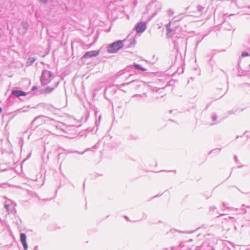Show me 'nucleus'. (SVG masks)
Instances as JSON below:
<instances>
[{"label":"nucleus","instance_id":"1","mask_svg":"<svg viewBox=\"0 0 250 250\" xmlns=\"http://www.w3.org/2000/svg\"><path fill=\"white\" fill-rule=\"evenodd\" d=\"M124 46L123 41H118L111 44L108 48V52L113 53L117 52Z\"/></svg>","mask_w":250,"mask_h":250},{"label":"nucleus","instance_id":"2","mask_svg":"<svg viewBox=\"0 0 250 250\" xmlns=\"http://www.w3.org/2000/svg\"><path fill=\"white\" fill-rule=\"evenodd\" d=\"M146 29V23L145 22H141L137 24L135 27V30L137 33H141L144 32Z\"/></svg>","mask_w":250,"mask_h":250},{"label":"nucleus","instance_id":"3","mask_svg":"<svg viewBox=\"0 0 250 250\" xmlns=\"http://www.w3.org/2000/svg\"><path fill=\"white\" fill-rule=\"evenodd\" d=\"M99 51L98 50H92L86 52L83 56V58L84 59H87L92 57H95L99 55Z\"/></svg>","mask_w":250,"mask_h":250},{"label":"nucleus","instance_id":"4","mask_svg":"<svg viewBox=\"0 0 250 250\" xmlns=\"http://www.w3.org/2000/svg\"><path fill=\"white\" fill-rule=\"evenodd\" d=\"M20 239L24 249L27 250L28 249V245L26 243V236L25 234L21 233L20 235Z\"/></svg>","mask_w":250,"mask_h":250},{"label":"nucleus","instance_id":"5","mask_svg":"<svg viewBox=\"0 0 250 250\" xmlns=\"http://www.w3.org/2000/svg\"><path fill=\"white\" fill-rule=\"evenodd\" d=\"M12 94L15 95V96L19 97L20 96H25L26 94L25 92L19 90H15L12 91Z\"/></svg>","mask_w":250,"mask_h":250},{"label":"nucleus","instance_id":"6","mask_svg":"<svg viewBox=\"0 0 250 250\" xmlns=\"http://www.w3.org/2000/svg\"><path fill=\"white\" fill-rule=\"evenodd\" d=\"M53 90V88L49 87H46L43 91V93L47 94L51 92Z\"/></svg>","mask_w":250,"mask_h":250},{"label":"nucleus","instance_id":"7","mask_svg":"<svg viewBox=\"0 0 250 250\" xmlns=\"http://www.w3.org/2000/svg\"><path fill=\"white\" fill-rule=\"evenodd\" d=\"M135 67L137 68V69H140L141 70V71H146V69L144 68V67H141L140 65L139 64H135Z\"/></svg>","mask_w":250,"mask_h":250},{"label":"nucleus","instance_id":"8","mask_svg":"<svg viewBox=\"0 0 250 250\" xmlns=\"http://www.w3.org/2000/svg\"><path fill=\"white\" fill-rule=\"evenodd\" d=\"M249 55V53H247V52H243L242 54V56L243 57H246V56H248Z\"/></svg>","mask_w":250,"mask_h":250},{"label":"nucleus","instance_id":"9","mask_svg":"<svg viewBox=\"0 0 250 250\" xmlns=\"http://www.w3.org/2000/svg\"><path fill=\"white\" fill-rule=\"evenodd\" d=\"M212 119L214 121H215L216 120V117L215 116H212Z\"/></svg>","mask_w":250,"mask_h":250},{"label":"nucleus","instance_id":"10","mask_svg":"<svg viewBox=\"0 0 250 250\" xmlns=\"http://www.w3.org/2000/svg\"><path fill=\"white\" fill-rule=\"evenodd\" d=\"M37 89V87L36 86H34L32 88V90H36Z\"/></svg>","mask_w":250,"mask_h":250},{"label":"nucleus","instance_id":"11","mask_svg":"<svg viewBox=\"0 0 250 250\" xmlns=\"http://www.w3.org/2000/svg\"><path fill=\"white\" fill-rule=\"evenodd\" d=\"M31 59V62H33L35 61V59H34V58H31V59Z\"/></svg>","mask_w":250,"mask_h":250},{"label":"nucleus","instance_id":"12","mask_svg":"<svg viewBox=\"0 0 250 250\" xmlns=\"http://www.w3.org/2000/svg\"><path fill=\"white\" fill-rule=\"evenodd\" d=\"M40 0L42 1L43 2H46L47 1V0Z\"/></svg>","mask_w":250,"mask_h":250},{"label":"nucleus","instance_id":"13","mask_svg":"<svg viewBox=\"0 0 250 250\" xmlns=\"http://www.w3.org/2000/svg\"><path fill=\"white\" fill-rule=\"evenodd\" d=\"M5 208H6L7 209H8V208H9V205H5Z\"/></svg>","mask_w":250,"mask_h":250},{"label":"nucleus","instance_id":"14","mask_svg":"<svg viewBox=\"0 0 250 250\" xmlns=\"http://www.w3.org/2000/svg\"><path fill=\"white\" fill-rule=\"evenodd\" d=\"M2 111V108L0 107V113H1Z\"/></svg>","mask_w":250,"mask_h":250}]
</instances>
